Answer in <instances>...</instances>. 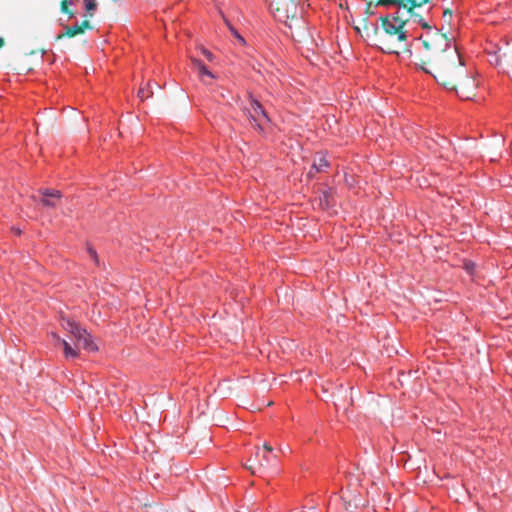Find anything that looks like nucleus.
<instances>
[{"label": "nucleus", "instance_id": "f257e3e1", "mask_svg": "<svg viewBox=\"0 0 512 512\" xmlns=\"http://www.w3.org/2000/svg\"><path fill=\"white\" fill-rule=\"evenodd\" d=\"M442 30L436 29L429 38L422 40L425 52L420 59V68L459 98L472 99L476 95V81L465 67L457 47Z\"/></svg>", "mask_w": 512, "mask_h": 512}, {"label": "nucleus", "instance_id": "f03ea898", "mask_svg": "<svg viewBox=\"0 0 512 512\" xmlns=\"http://www.w3.org/2000/svg\"><path fill=\"white\" fill-rule=\"evenodd\" d=\"M61 326L74 341V347L66 339H61L54 333L52 334V337L63 347V352L66 358H77L79 356L80 348L89 352H95L98 350V346L94 343L91 334L79 323L70 318L63 317L61 320Z\"/></svg>", "mask_w": 512, "mask_h": 512}, {"label": "nucleus", "instance_id": "7ed1b4c3", "mask_svg": "<svg viewBox=\"0 0 512 512\" xmlns=\"http://www.w3.org/2000/svg\"><path fill=\"white\" fill-rule=\"evenodd\" d=\"M406 20H401L398 16L390 20L387 17L381 18L383 33L378 34V28H374L377 37V45L386 53H396L405 49V41L407 39L404 26Z\"/></svg>", "mask_w": 512, "mask_h": 512}, {"label": "nucleus", "instance_id": "20e7f679", "mask_svg": "<svg viewBox=\"0 0 512 512\" xmlns=\"http://www.w3.org/2000/svg\"><path fill=\"white\" fill-rule=\"evenodd\" d=\"M245 110L250 122L260 131H263L270 120L262 105L256 99L251 98L250 104Z\"/></svg>", "mask_w": 512, "mask_h": 512}, {"label": "nucleus", "instance_id": "39448f33", "mask_svg": "<svg viewBox=\"0 0 512 512\" xmlns=\"http://www.w3.org/2000/svg\"><path fill=\"white\" fill-rule=\"evenodd\" d=\"M271 6L280 21L287 22L296 19L297 3L295 0H273Z\"/></svg>", "mask_w": 512, "mask_h": 512}, {"label": "nucleus", "instance_id": "423d86ee", "mask_svg": "<svg viewBox=\"0 0 512 512\" xmlns=\"http://www.w3.org/2000/svg\"><path fill=\"white\" fill-rule=\"evenodd\" d=\"M40 193L42 195L41 204L49 208H55L62 197L61 192L55 189H41Z\"/></svg>", "mask_w": 512, "mask_h": 512}, {"label": "nucleus", "instance_id": "0eeeda50", "mask_svg": "<svg viewBox=\"0 0 512 512\" xmlns=\"http://www.w3.org/2000/svg\"><path fill=\"white\" fill-rule=\"evenodd\" d=\"M192 63L195 66V68L198 70V73H199L201 78H203L204 76H207V77H209L211 79H215L216 78V76L211 71H209L207 69V67L203 64V62L201 60L193 58L192 59ZM202 81L206 85H210L211 84L210 82H208V81H206L204 79H202Z\"/></svg>", "mask_w": 512, "mask_h": 512}, {"label": "nucleus", "instance_id": "6e6552de", "mask_svg": "<svg viewBox=\"0 0 512 512\" xmlns=\"http://www.w3.org/2000/svg\"><path fill=\"white\" fill-rule=\"evenodd\" d=\"M80 34H83V30L78 24L73 26H66L65 31L56 36V41L62 40L65 37L72 38Z\"/></svg>", "mask_w": 512, "mask_h": 512}, {"label": "nucleus", "instance_id": "1a4fd4ad", "mask_svg": "<svg viewBox=\"0 0 512 512\" xmlns=\"http://www.w3.org/2000/svg\"><path fill=\"white\" fill-rule=\"evenodd\" d=\"M75 0H61L60 2V11L63 14H66L69 19L75 17V12L70 8L73 5Z\"/></svg>", "mask_w": 512, "mask_h": 512}, {"label": "nucleus", "instance_id": "9d476101", "mask_svg": "<svg viewBox=\"0 0 512 512\" xmlns=\"http://www.w3.org/2000/svg\"><path fill=\"white\" fill-rule=\"evenodd\" d=\"M329 166L328 161L326 160L325 156L320 154L317 159H315L313 163V169L316 172H322Z\"/></svg>", "mask_w": 512, "mask_h": 512}, {"label": "nucleus", "instance_id": "9b49d317", "mask_svg": "<svg viewBox=\"0 0 512 512\" xmlns=\"http://www.w3.org/2000/svg\"><path fill=\"white\" fill-rule=\"evenodd\" d=\"M85 4V18H92L97 10V3L95 0H83Z\"/></svg>", "mask_w": 512, "mask_h": 512}, {"label": "nucleus", "instance_id": "f8f14e48", "mask_svg": "<svg viewBox=\"0 0 512 512\" xmlns=\"http://www.w3.org/2000/svg\"><path fill=\"white\" fill-rule=\"evenodd\" d=\"M430 0H408V2L405 3V9H407V12H412L414 8L421 7L424 4H427Z\"/></svg>", "mask_w": 512, "mask_h": 512}, {"label": "nucleus", "instance_id": "ddd939ff", "mask_svg": "<svg viewBox=\"0 0 512 512\" xmlns=\"http://www.w3.org/2000/svg\"><path fill=\"white\" fill-rule=\"evenodd\" d=\"M410 14V17L413 18L414 22L416 23H419L422 28L424 29H428V30H431L432 27L424 21V19L422 18V16L418 13H415L414 10H412V12H408Z\"/></svg>", "mask_w": 512, "mask_h": 512}, {"label": "nucleus", "instance_id": "4468645a", "mask_svg": "<svg viewBox=\"0 0 512 512\" xmlns=\"http://www.w3.org/2000/svg\"><path fill=\"white\" fill-rule=\"evenodd\" d=\"M404 2H408V0H378L377 5H383V6L397 5V6L405 9Z\"/></svg>", "mask_w": 512, "mask_h": 512}, {"label": "nucleus", "instance_id": "2eb2a0df", "mask_svg": "<svg viewBox=\"0 0 512 512\" xmlns=\"http://www.w3.org/2000/svg\"><path fill=\"white\" fill-rule=\"evenodd\" d=\"M256 456L260 457V460H259L260 467H265L270 464L269 453L262 452V455H261V451H260V449H258L256 452Z\"/></svg>", "mask_w": 512, "mask_h": 512}, {"label": "nucleus", "instance_id": "dca6fc26", "mask_svg": "<svg viewBox=\"0 0 512 512\" xmlns=\"http://www.w3.org/2000/svg\"><path fill=\"white\" fill-rule=\"evenodd\" d=\"M230 32L239 41L241 45H246L245 39L238 33V31L234 27H230Z\"/></svg>", "mask_w": 512, "mask_h": 512}, {"label": "nucleus", "instance_id": "f3484780", "mask_svg": "<svg viewBox=\"0 0 512 512\" xmlns=\"http://www.w3.org/2000/svg\"><path fill=\"white\" fill-rule=\"evenodd\" d=\"M452 14L453 12L450 8H446L443 12V19L448 25L451 24Z\"/></svg>", "mask_w": 512, "mask_h": 512}, {"label": "nucleus", "instance_id": "a211bd4d", "mask_svg": "<svg viewBox=\"0 0 512 512\" xmlns=\"http://www.w3.org/2000/svg\"><path fill=\"white\" fill-rule=\"evenodd\" d=\"M152 95V92H147L145 88H140L138 91V97L143 101L149 98Z\"/></svg>", "mask_w": 512, "mask_h": 512}, {"label": "nucleus", "instance_id": "6ab92c4d", "mask_svg": "<svg viewBox=\"0 0 512 512\" xmlns=\"http://www.w3.org/2000/svg\"><path fill=\"white\" fill-rule=\"evenodd\" d=\"M89 19H90V18H85V19L81 22V24H79L80 28L83 30V33H84V32H85V30H87V29H89V30H90V29H92V25H91V23H90Z\"/></svg>", "mask_w": 512, "mask_h": 512}, {"label": "nucleus", "instance_id": "aec40b11", "mask_svg": "<svg viewBox=\"0 0 512 512\" xmlns=\"http://www.w3.org/2000/svg\"><path fill=\"white\" fill-rule=\"evenodd\" d=\"M201 51H202V54L207 58V60H209V61L213 60L214 56L210 51H208L205 48H202Z\"/></svg>", "mask_w": 512, "mask_h": 512}, {"label": "nucleus", "instance_id": "412c9836", "mask_svg": "<svg viewBox=\"0 0 512 512\" xmlns=\"http://www.w3.org/2000/svg\"><path fill=\"white\" fill-rule=\"evenodd\" d=\"M272 451H273V448H272L269 444L265 443V444L263 445V450H262V452H264V453H269V454H270Z\"/></svg>", "mask_w": 512, "mask_h": 512}, {"label": "nucleus", "instance_id": "4be33fe9", "mask_svg": "<svg viewBox=\"0 0 512 512\" xmlns=\"http://www.w3.org/2000/svg\"><path fill=\"white\" fill-rule=\"evenodd\" d=\"M88 252H89L90 256L97 262V253H96V251L94 249H92V248H89Z\"/></svg>", "mask_w": 512, "mask_h": 512}, {"label": "nucleus", "instance_id": "5701e85b", "mask_svg": "<svg viewBox=\"0 0 512 512\" xmlns=\"http://www.w3.org/2000/svg\"><path fill=\"white\" fill-rule=\"evenodd\" d=\"M221 13V16L226 24V26L228 27V29L230 30V27H233L230 23V21L225 17V15L223 14V12H220Z\"/></svg>", "mask_w": 512, "mask_h": 512}, {"label": "nucleus", "instance_id": "b1692460", "mask_svg": "<svg viewBox=\"0 0 512 512\" xmlns=\"http://www.w3.org/2000/svg\"><path fill=\"white\" fill-rule=\"evenodd\" d=\"M5 45V40L3 37H0V49Z\"/></svg>", "mask_w": 512, "mask_h": 512}, {"label": "nucleus", "instance_id": "393cba45", "mask_svg": "<svg viewBox=\"0 0 512 512\" xmlns=\"http://www.w3.org/2000/svg\"><path fill=\"white\" fill-rule=\"evenodd\" d=\"M370 6H371V3L369 2V3L367 4V12H370Z\"/></svg>", "mask_w": 512, "mask_h": 512}]
</instances>
